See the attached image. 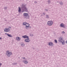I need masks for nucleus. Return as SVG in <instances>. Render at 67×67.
Instances as JSON below:
<instances>
[{
	"instance_id": "16",
	"label": "nucleus",
	"mask_w": 67,
	"mask_h": 67,
	"mask_svg": "<svg viewBox=\"0 0 67 67\" xmlns=\"http://www.w3.org/2000/svg\"><path fill=\"white\" fill-rule=\"evenodd\" d=\"M26 23V22H24L23 23V25H26V24H27Z\"/></svg>"
},
{
	"instance_id": "18",
	"label": "nucleus",
	"mask_w": 67,
	"mask_h": 67,
	"mask_svg": "<svg viewBox=\"0 0 67 67\" xmlns=\"http://www.w3.org/2000/svg\"><path fill=\"white\" fill-rule=\"evenodd\" d=\"M21 45V46H24V44H22Z\"/></svg>"
},
{
	"instance_id": "13",
	"label": "nucleus",
	"mask_w": 67,
	"mask_h": 67,
	"mask_svg": "<svg viewBox=\"0 0 67 67\" xmlns=\"http://www.w3.org/2000/svg\"><path fill=\"white\" fill-rule=\"evenodd\" d=\"M7 35H8V36H9V37H12V36H11L10 35H9V34H7Z\"/></svg>"
},
{
	"instance_id": "9",
	"label": "nucleus",
	"mask_w": 67,
	"mask_h": 67,
	"mask_svg": "<svg viewBox=\"0 0 67 67\" xmlns=\"http://www.w3.org/2000/svg\"><path fill=\"white\" fill-rule=\"evenodd\" d=\"M25 41L26 42H30V40L29 38L26 39Z\"/></svg>"
},
{
	"instance_id": "14",
	"label": "nucleus",
	"mask_w": 67,
	"mask_h": 67,
	"mask_svg": "<svg viewBox=\"0 0 67 67\" xmlns=\"http://www.w3.org/2000/svg\"><path fill=\"white\" fill-rule=\"evenodd\" d=\"M23 62H24V63H25V64H27V63H28V62L26 61H23Z\"/></svg>"
},
{
	"instance_id": "20",
	"label": "nucleus",
	"mask_w": 67,
	"mask_h": 67,
	"mask_svg": "<svg viewBox=\"0 0 67 67\" xmlns=\"http://www.w3.org/2000/svg\"><path fill=\"white\" fill-rule=\"evenodd\" d=\"M30 36H33V35H32L30 34Z\"/></svg>"
},
{
	"instance_id": "7",
	"label": "nucleus",
	"mask_w": 67,
	"mask_h": 67,
	"mask_svg": "<svg viewBox=\"0 0 67 67\" xmlns=\"http://www.w3.org/2000/svg\"><path fill=\"white\" fill-rule=\"evenodd\" d=\"M26 27H28L30 26V24L28 23H27L26 24Z\"/></svg>"
},
{
	"instance_id": "3",
	"label": "nucleus",
	"mask_w": 67,
	"mask_h": 67,
	"mask_svg": "<svg viewBox=\"0 0 67 67\" xmlns=\"http://www.w3.org/2000/svg\"><path fill=\"white\" fill-rule=\"evenodd\" d=\"M6 54L8 56H10V55H12V53L11 52H9V51H7Z\"/></svg>"
},
{
	"instance_id": "22",
	"label": "nucleus",
	"mask_w": 67,
	"mask_h": 67,
	"mask_svg": "<svg viewBox=\"0 0 67 67\" xmlns=\"http://www.w3.org/2000/svg\"><path fill=\"white\" fill-rule=\"evenodd\" d=\"M2 64L1 63H0V67L1 66V65Z\"/></svg>"
},
{
	"instance_id": "6",
	"label": "nucleus",
	"mask_w": 67,
	"mask_h": 67,
	"mask_svg": "<svg viewBox=\"0 0 67 67\" xmlns=\"http://www.w3.org/2000/svg\"><path fill=\"white\" fill-rule=\"evenodd\" d=\"M4 31H5V32H9V31H10V29H9V28L8 29H5L4 30Z\"/></svg>"
},
{
	"instance_id": "25",
	"label": "nucleus",
	"mask_w": 67,
	"mask_h": 67,
	"mask_svg": "<svg viewBox=\"0 0 67 67\" xmlns=\"http://www.w3.org/2000/svg\"><path fill=\"white\" fill-rule=\"evenodd\" d=\"M66 43L67 44V41H66Z\"/></svg>"
},
{
	"instance_id": "23",
	"label": "nucleus",
	"mask_w": 67,
	"mask_h": 67,
	"mask_svg": "<svg viewBox=\"0 0 67 67\" xmlns=\"http://www.w3.org/2000/svg\"><path fill=\"white\" fill-rule=\"evenodd\" d=\"M1 39H2V38H1V37H0V40Z\"/></svg>"
},
{
	"instance_id": "17",
	"label": "nucleus",
	"mask_w": 67,
	"mask_h": 67,
	"mask_svg": "<svg viewBox=\"0 0 67 67\" xmlns=\"http://www.w3.org/2000/svg\"><path fill=\"white\" fill-rule=\"evenodd\" d=\"M54 41H55V43H57V40H54Z\"/></svg>"
},
{
	"instance_id": "21",
	"label": "nucleus",
	"mask_w": 67,
	"mask_h": 67,
	"mask_svg": "<svg viewBox=\"0 0 67 67\" xmlns=\"http://www.w3.org/2000/svg\"><path fill=\"white\" fill-rule=\"evenodd\" d=\"M48 15H47L46 16V17H47H47H48Z\"/></svg>"
},
{
	"instance_id": "1",
	"label": "nucleus",
	"mask_w": 67,
	"mask_h": 67,
	"mask_svg": "<svg viewBox=\"0 0 67 67\" xmlns=\"http://www.w3.org/2000/svg\"><path fill=\"white\" fill-rule=\"evenodd\" d=\"M59 42H62V44H65V41H64L63 40V38H59Z\"/></svg>"
},
{
	"instance_id": "26",
	"label": "nucleus",
	"mask_w": 67,
	"mask_h": 67,
	"mask_svg": "<svg viewBox=\"0 0 67 67\" xmlns=\"http://www.w3.org/2000/svg\"><path fill=\"white\" fill-rule=\"evenodd\" d=\"M9 28H11V27H9Z\"/></svg>"
},
{
	"instance_id": "2",
	"label": "nucleus",
	"mask_w": 67,
	"mask_h": 67,
	"mask_svg": "<svg viewBox=\"0 0 67 67\" xmlns=\"http://www.w3.org/2000/svg\"><path fill=\"white\" fill-rule=\"evenodd\" d=\"M53 22L52 21H48V22L47 24L48 25H52L53 24Z\"/></svg>"
},
{
	"instance_id": "15",
	"label": "nucleus",
	"mask_w": 67,
	"mask_h": 67,
	"mask_svg": "<svg viewBox=\"0 0 67 67\" xmlns=\"http://www.w3.org/2000/svg\"><path fill=\"white\" fill-rule=\"evenodd\" d=\"M21 9L19 7V12H21Z\"/></svg>"
},
{
	"instance_id": "8",
	"label": "nucleus",
	"mask_w": 67,
	"mask_h": 67,
	"mask_svg": "<svg viewBox=\"0 0 67 67\" xmlns=\"http://www.w3.org/2000/svg\"><path fill=\"white\" fill-rule=\"evenodd\" d=\"M23 37V38H29V37L28 36H22Z\"/></svg>"
},
{
	"instance_id": "5",
	"label": "nucleus",
	"mask_w": 67,
	"mask_h": 67,
	"mask_svg": "<svg viewBox=\"0 0 67 67\" xmlns=\"http://www.w3.org/2000/svg\"><path fill=\"white\" fill-rule=\"evenodd\" d=\"M24 18H26V16H27L29 15V14L27 13H24Z\"/></svg>"
},
{
	"instance_id": "24",
	"label": "nucleus",
	"mask_w": 67,
	"mask_h": 67,
	"mask_svg": "<svg viewBox=\"0 0 67 67\" xmlns=\"http://www.w3.org/2000/svg\"><path fill=\"white\" fill-rule=\"evenodd\" d=\"M23 59H25V58L24 57H23Z\"/></svg>"
},
{
	"instance_id": "10",
	"label": "nucleus",
	"mask_w": 67,
	"mask_h": 67,
	"mask_svg": "<svg viewBox=\"0 0 67 67\" xmlns=\"http://www.w3.org/2000/svg\"><path fill=\"white\" fill-rule=\"evenodd\" d=\"M60 26L61 27H65L64 25V24H61L60 25Z\"/></svg>"
},
{
	"instance_id": "4",
	"label": "nucleus",
	"mask_w": 67,
	"mask_h": 67,
	"mask_svg": "<svg viewBox=\"0 0 67 67\" xmlns=\"http://www.w3.org/2000/svg\"><path fill=\"white\" fill-rule=\"evenodd\" d=\"M23 7H22V9L23 10H25V11H26V10H27V9H26V7H25V6L24 5H22Z\"/></svg>"
},
{
	"instance_id": "11",
	"label": "nucleus",
	"mask_w": 67,
	"mask_h": 67,
	"mask_svg": "<svg viewBox=\"0 0 67 67\" xmlns=\"http://www.w3.org/2000/svg\"><path fill=\"white\" fill-rule=\"evenodd\" d=\"M49 45H50V46H52L53 45V43L52 42H50L49 43Z\"/></svg>"
},
{
	"instance_id": "19",
	"label": "nucleus",
	"mask_w": 67,
	"mask_h": 67,
	"mask_svg": "<svg viewBox=\"0 0 67 67\" xmlns=\"http://www.w3.org/2000/svg\"><path fill=\"white\" fill-rule=\"evenodd\" d=\"M62 33H65V32H64V31H63V32H62Z\"/></svg>"
},
{
	"instance_id": "12",
	"label": "nucleus",
	"mask_w": 67,
	"mask_h": 67,
	"mask_svg": "<svg viewBox=\"0 0 67 67\" xmlns=\"http://www.w3.org/2000/svg\"><path fill=\"white\" fill-rule=\"evenodd\" d=\"M16 39L17 41H20V37H17L16 38Z\"/></svg>"
}]
</instances>
